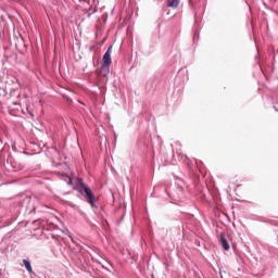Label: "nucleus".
I'll list each match as a JSON object with an SVG mask.
<instances>
[{
	"label": "nucleus",
	"mask_w": 278,
	"mask_h": 278,
	"mask_svg": "<svg viewBox=\"0 0 278 278\" xmlns=\"http://www.w3.org/2000/svg\"><path fill=\"white\" fill-rule=\"evenodd\" d=\"M167 8H173L174 10L179 8V0H172L167 2Z\"/></svg>",
	"instance_id": "39448f33"
},
{
	"label": "nucleus",
	"mask_w": 278,
	"mask_h": 278,
	"mask_svg": "<svg viewBox=\"0 0 278 278\" xmlns=\"http://www.w3.org/2000/svg\"><path fill=\"white\" fill-rule=\"evenodd\" d=\"M242 186V178L235 176L230 179V188L236 190L237 188H240Z\"/></svg>",
	"instance_id": "20e7f679"
},
{
	"label": "nucleus",
	"mask_w": 278,
	"mask_h": 278,
	"mask_svg": "<svg viewBox=\"0 0 278 278\" xmlns=\"http://www.w3.org/2000/svg\"><path fill=\"white\" fill-rule=\"evenodd\" d=\"M23 264H24L26 270H28L29 273H34V268H31V263H29V261L23 260Z\"/></svg>",
	"instance_id": "423d86ee"
},
{
	"label": "nucleus",
	"mask_w": 278,
	"mask_h": 278,
	"mask_svg": "<svg viewBox=\"0 0 278 278\" xmlns=\"http://www.w3.org/2000/svg\"><path fill=\"white\" fill-rule=\"evenodd\" d=\"M78 192L84 195L86 199L87 203L91 205V207H94V202L97 201V197H94V193L92 192V189L88 187L84 182L78 184Z\"/></svg>",
	"instance_id": "f257e3e1"
},
{
	"label": "nucleus",
	"mask_w": 278,
	"mask_h": 278,
	"mask_svg": "<svg viewBox=\"0 0 278 278\" xmlns=\"http://www.w3.org/2000/svg\"><path fill=\"white\" fill-rule=\"evenodd\" d=\"M112 65V46H110L102 58V68H110Z\"/></svg>",
	"instance_id": "f03ea898"
},
{
	"label": "nucleus",
	"mask_w": 278,
	"mask_h": 278,
	"mask_svg": "<svg viewBox=\"0 0 278 278\" xmlns=\"http://www.w3.org/2000/svg\"><path fill=\"white\" fill-rule=\"evenodd\" d=\"M229 236L225 235L224 232L220 233L219 236V242L225 251H229Z\"/></svg>",
	"instance_id": "7ed1b4c3"
}]
</instances>
